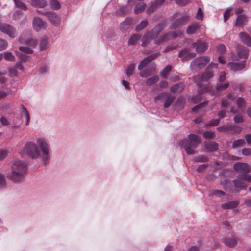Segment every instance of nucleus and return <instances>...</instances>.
<instances>
[{
  "label": "nucleus",
  "instance_id": "f257e3e1",
  "mask_svg": "<svg viewBox=\"0 0 251 251\" xmlns=\"http://www.w3.org/2000/svg\"><path fill=\"white\" fill-rule=\"evenodd\" d=\"M24 151L32 159H40L42 164H47L51 156L50 146L44 137L36 139V143L32 141L27 142L24 147Z\"/></svg>",
  "mask_w": 251,
  "mask_h": 251
},
{
  "label": "nucleus",
  "instance_id": "f03ea898",
  "mask_svg": "<svg viewBox=\"0 0 251 251\" xmlns=\"http://www.w3.org/2000/svg\"><path fill=\"white\" fill-rule=\"evenodd\" d=\"M27 170V163L24 161L14 160L11 165V172L7 174V177L14 182L23 179Z\"/></svg>",
  "mask_w": 251,
  "mask_h": 251
},
{
  "label": "nucleus",
  "instance_id": "7ed1b4c3",
  "mask_svg": "<svg viewBox=\"0 0 251 251\" xmlns=\"http://www.w3.org/2000/svg\"><path fill=\"white\" fill-rule=\"evenodd\" d=\"M201 142V138L196 134L189 135V140L183 139L179 142V145L183 147L188 155L195 153L194 149L196 148Z\"/></svg>",
  "mask_w": 251,
  "mask_h": 251
},
{
  "label": "nucleus",
  "instance_id": "20e7f679",
  "mask_svg": "<svg viewBox=\"0 0 251 251\" xmlns=\"http://www.w3.org/2000/svg\"><path fill=\"white\" fill-rule=\"evenodd\" d=\"M19 41L21 44H25L30 46H36L37 41L32 36L31 30H26L21 34L19 38Z\"/></svg>",
  "mask_w": 251,
  "mask_h": 251
},
{
  "label": "nucleus",
  "instance_id": "39448f33",
  "mask_svg": "<svg viewBox=\"0 0 251 251\" xmlns=\"http://www.w3.org/2000/svg\"><path fill=\"white\" fill-rule=\"evenodd\" d=\"M173 16L176 20L171 25V29L179 28L190 20L189 17L186 13H176Z\"/></svg>",
  "mask_w": 251,
  "mask_h": 251
},
{
  "label": "nucleus",
  "instance_id": "423d86ee",
  "mask_svg": "<svg viewBox=\"0 0 251 251\" xmlns=\"http://www.w3.org/2000/svg\"><path fill=\"white\" fill-rule=\"evenodd\" d=\"M209 61L210 58L208 56L198 57L192 61L190 67L192 70H199L204 68Z\"/></svg>",
  "mask_w": 251,
  "mask_h": 251
},
{
  "label": "nucleus",
  "instance_id": "0eeeda50",
  "mask_svg": "<svg viewBox=\"0 0 251 251\" xmlns=\"http://www.w3.org/2000/svg\"><path fill=\"white\" fill-rule=\"evenodd\" d=\"M0 31L7 34L11 38H14L17 35L15 28L8 24L0 23Z\"/></svg>",
  "mask_w": 251,
  "mask_h": 251
},
{
  "label": "nucleus",
  "instance_id": "6e6552de",
  "mask_svg": "<svg viewBox=\"0 0 251 251\" xmlns=\"http://www.w3.org/2000/svg\"><path fill=\"white\" fill-rule=\"evenodd\" d=\"M164 100V106L165 108L169 107L173 101L171 95L167 93H162L155 98V102Z\"/></svg>",
  "mask_w": 251,
  "mask_h": 251
},
{
  "label": "nucleus",
  "instance_id": "1a4fd4ad",
  "mask_svg": "<svg viewBox=\"0 0 251 251\" xmlns=\"http://www.w3.org/2000/svg\"><path fill=\"white\" fill-rule=\"evenodd\" d=\"M190 46L192 48H196V51L198 53H201L207 50L208 44L205 42L198 40L196 42L192 43Z\"/></svg>",
  "mask_w": 251,
  "mask_h": 251
},
{
  "label": "nucleus",
  "instance_id": "9d476101",
  "mask_svg": "<svg viewBox=\"0 0 251 251\" xmlns=\"http://www.w3.org/2000/svg\"><path fill=\"white\" fill-rule=\"evenodd\" d=\"M47 26V23L39 17H35L33 20V27L37 32L45 29Z\"/></svg>",
  "mask_w": 251,
  "mask_h": 251
},
{
  "label": "nucleus",
  "instance_id": "9b49d317",
  "mask_svg": "<svg viewBox=\"0 0 251 251\" xmlns=\"http://www.w3.org/2000/svg\"><path fill=\"white\" fill-rule=\"evenodd\" d=\"M233 168L236 171L241 174H246L251 170L250 166L245 163L237 162L234 165Z\"/></svg>",
  "mask_w": 251,
  "mask_h": 251
},
{
  "label": "nucleus",
  "instance_id": "f8f14e48",
  "mask_svg": "<svg viewBox=\"0 0 251 251\" xmlns=\"http://www.w3.org/2000/svg\"><path fill=\"white\" fill-rule=\"evenodd\" d=\"M44 14L55 26H58L60 24L61 19L56 13L52 12H46L44 13Z\"/></svg>",
  "mask_w": 251,
  "mask_h": 251
},
{
  "label": "nucleus",
  "instance_id": "ddd939ff",
  "mask_svg": "<svg viewBox=\"0 0 251 251\" xmlns=\"http://www.w3.org/2000/svg\"><path fill=\"white\" fill-rule=\"evenodd\" d=\"M235 96L231 93L226 95L221 100V106L222 108H226L230 106L235 100Z\"/></svg>",
  "mask_w": 251,
  "mask_h": 251
},
{
  "label": "nucleus",
  "instance_id": "4468645a",
  "mask_svg": "<svg viewBox=\"0 0 251 251\" xmlns=\"http://www.w3.org/2000/svg\"><path fill=\"white\" fill-rule=\"evenodd\" d=\"M196 54L193 52H190V51L188 49H184L182 50L179 54V57L181 58L183 61L189 60L195 57Z\"/></svg>",
  "mask_w": 251,
  "mask_h": 251
},
{
  "label": "nucleus",
  "instance_id": "2eb2a0df",
  "mask_svg": "<svg viewBox=\"0 0 251 251\" xmlns=\"http://www.w3.org/2000/svg\"><path fill=\"white\" fill-rule=\"evenodd\" d=\"M246 65V61H242L241 62H229L228 67L233 71H237L242 70Z\"/></svg>",
  "mask_w": 251,
  "mask_h": 251
},
{
  "label": "nucleus",
  "instance_id": "dca6fc26",
  "mask_svg": "<svg viewBox=\"0 0 251 251\" xmlns=\"http://www.w3.org/2000/svg\"><path fill=\"white\" fill-rule=\"evenodd\" d=\"M182 35V32L179 30L168 33L162 37V41L164 42L169 39L180 37Z\"/></svg>",
  "mask_w": 251,
  "mask_h": 251
},
{
  "label": "nucleus",
  "instance_id": "f3484780",
  "mask_svg": "<svg viewBox=\"0 0 251 251\" xmlns=\"http://www.w3.org/2000/svg\"><path fill=\"white\" fill-rule=\"evenodd\" d=\"M236 51L238 56L241 58L246 59L249 56V49L242 46H238Z\"/></svg>",
  "mask_w": 251,
  "mask_h": 251
},
{
  "label": "nucleus",
  "instance_id": "a211bd4d",
  "mask_svg": "<svg viewBox=\"0 0 251 251\" xmlns=\"http://www.w3.org/2000/svg\"><path fill=\"white\" fill-rule=\"evenodd\" d=\"M157 55L155 54H151L144 58L141 61L138 65V69L140 70H142L146 67L151 61L155 58Z\"/></svg>",
  "mask_w": 251,
  "mask_h": 251
},
{
  "label": "nucleus",
  "instance_id": "6ab92c4d",
  "mask_svg": "<svg viewBox=\"0 0 251 251\" xmlns=\"http://www.w3.org/2000/svg\"><path fill=\"white\" fill-rule=\"evenodd\" d=\"M155 68V64H153L152 66L148 67L140 72V75L143 78H147L154 74Z\"/></svg>",
  "mask_w": 251,
  "mask_h": 251
},
{
  "label": "nucleus",
  "instance_id": "aec40b11",
  "mask_svg": "<svg viewBox=\"0 0 251 251\" xmlns=\"http://www.w3.org/2000/svg\"><path fill=\"white\" fill-rule=\"evenodd\" d=\"M239 37L244 44L251 47V38L248 34L245 32H241L239 33Z\"/></svg>",
  "mask_w": 251,
  "mask_h": 251
},
{
  "label": "nucleus",
  "instance_id": "412c9836",
  "mask_svg": "<svg viewBox=\"0 0 251 251\" xmlns=\"http://www.w3.org/2000/svg\"><path fill=\"white\" fill-rule=\"evenodd\" d=\"M247 21V17L245 15H239L236 20L235 25L243 27Z\"/></svg>",
  "mask_w": 251,
  "mask_h": 251
},
{
  "label": "nucleus",
  "instance_id": "4be33fe9",
  "mask_svg": "<svg viewBox=\"0 0 251 251\" xmlns=\"http://www.w3.org/2000/svg\"><path fill=\"white\" fill-rule=\"evenodd\" d=\"M132 22L133 20L132 18L129 17L126 18V20L121 24L120 29L123 31L128 29L132 24Z\"/></svg>",
  "mask_w": 251,
  "mask_h": 251
},
{
  "label": "nucleus",
  "instance_id": "5701e85b",
  "mask_svg": "<svg viewBox=\"0 0 251 251\" xmlns=\"http://www.w3.org/2000/svg\"><path fill=\"white\" fill-rule=\"evenodd\" d=\"M205 148L208 152H213L218 149V145L214 142H207L205 143Z\"/></svg>",
  "mask_w": 251,
  "mask_h": 251
},
{
  "label": "nucleus",
  "instance_id": "b1692460",
  "mask_svg": "<svg viewBox=\"0 0 251 251\" xmlns=\"http://www.w3.org/2000/svg\"><path fill=\"white\" fill-rule=\"evenodd\" d=\"M48 2L46 0H34L31 1V4L37 8H43L47 5Z\"/></svg>",
  "mask_w": 251,
  "mask_h": 251
},
{
  "label": "nucleus",
  "instance_id": "393cba45",
  "mask_svg": "<svg viewBox=\"0 0 251 251\" xmlns=\"http://www.w3.org/2000/svg\"><path fill=\"white\" fill-rule=\"evenodd\" d=\"M164 28V25L162 23H160L158 24L151 31H150L149 32H151V34L152 35V37L156 38L158 35L161 32Z\"/></svg>",
  "mask_w": 251,
  "mask_h": 251
},
{
  "label": "nucleus",
  "instance_id": "a878e982",
  "mask_svg": "<svg viewBox=\"0 0 251 251\" xmlns=\"http://www.w3.org/2000/svg\"><path fill=\"white\" fill-rule=\"evenodd\" d=\"M245 180L240 179L237 176V179L233 181V184L235 187L240 188V189H246L247 185L246 182Z\"/></svg>",
  "mask_w": 251,
  "mask_h": 251
},
{
  "label": "nucleus",
  "instance_id": "bb28decb",
  "mask_svg": "<svg viewBox=\"0 0 251 251\" xmlns=\"http://www.w3.org/2000/svg\"><path fill=\"white\" fill-rule=\"evenodd\" d=\"M151 32H147L143 36L142 39V45L143 46H147L151 42V41L152 39L155 38L154 37H152V35L151 34Z\"/></svg>",
  "mask_w": 251,
  "mask_h": 251
},
{
  "label": "nucleus",
  "instance_id": "cd10ccee",
  "mask_svg": "<svg viewBox=\"0 0 251 251\" xmlns=\"http://www.w3.org/2000/svg\"><path fill=\"white\" fill-rule=\"evenodd\" d=\"M200 28V25L198 24H193L189 25L186 29V33L191 35L197 32Z\"/></svg>",
  "mask_w": 251,
  "mask_h": 251
},
{
  "label": "nucleus",
  "instance_id": "c85d7f7f",
  "mask_svg": "<svg viewBox=\"0 0 251 251\" xmlns=\"http://www.w3.org/2000/svg\"><path fill=\"white\" fill-rule=\"evenodd\" d=\"M48 47V38L47 36L43 37L40 41L39 48L41 51L47 49Z\"/></svg>",
  "mask_w": 251,
  "mask_h": 251
},
{
  "label": "nucleus",
  "instance_id": "c756f323",
  "mask_svg": "<svg viewBox=\"0 0 251 251\" xmlns=\"http://www.w3.org/2000/svg\"><path fill=\"white\" fill-rule=\"evenodd\" d=\"M131 7L128 5L122 6L120 8L117 14L119 15H125L129 13L131 11Z\"/></svg>",
  "mask_w": 251,
  "mask_h": 251
},
{
  "label": "nucleus",
  "instance_id": "7c9ffc66",
  "mask_svg": "<svg viewBox=\"0 0 251 251\" xmlns=\"http://www.w3.org/2000/svg\"><path fill=\"white\" fill-rule=\"evenodd\" d=\"M239 204V202L236 201H233L228 202L224 203L222 207L224 209H232L236 207Z\"/></svg>",
  "mask_w": 251,
  "mask_h": 251
},
{
  "label": "nucleus",
  "instance_id": "2f4dec72",
  "mask_svg": "<svg viewBox=\"0 0 251 251\" xmlns=\"http://www.w3.org/2000/svg\"><path fill=\"white\" fill-rule=\"evenodd\" d=\"M223 240L225 244L229 247H234L237 243L236 240L234 238H224Z\"/></svg>",
  "mask_w": 251,
  "mask_h": 251
},
{
  "label": "nucleus",
  "instance_id": "473e14b6",
  "mask_svg": "<svg viewBox=\"0 0 251 251\" xmlns=\"http://www.w3.org/2000/svg\"><path fill=\"white\" fill-rule=\"evenodd\" d=\"M242 128L236 126H229L228 134H234L240 133L242 131Z\"/></svg>",
  "mask_w": 251,
  "mask_h": 251
},
{
  "label": "nucleus",
  "instance_id": "72a5a7b5",
  "mask_svg": "<svg viewBox=\"0 0 251 251\" xmlns=\"http://www.w3.org/2000/svg\"><path fill=\"white\" fill-rule=\"evenodd\" d=\"M184 89V85L182 83H178L173 86L171 88V91L174 93H179L181 92Z\"/></svg>",
  "mask_w": 251,
  "mask_h": 251
},
{
  "label": "nucleus",
  "instance_id": "f704fd0d",
  "mask_svg": "<svg viewBox=\"0 0 251 251\" xmlns=\"http://www.w3.org/2000/svg\"><path fill=\"white\" fill-rule=\"evenodd\" d=\"M213 76V74L211 71H206L201 75V79L203 81H207Z\"/></svg>",
  "mask_w": 251,
  "mask_h": 251
},
{
  "label": "nucleus",
  "instance_id": "c9c22d12",
  "mask_svg": "<svg viewBox=\"0 0 251 251\" xmlns=\"http://www.w3.org/2000/svg\"><path fill=\"white\" fill-rule=\"evenodd\" d=\"M145 9V5L144 3H139L137 4L134 10L136 14H141Z\"/></svg>",
  "mask_w": 251,
  "mask_h": 251
},
{
  "label": "nucleus",
  "instance_id": "e433bc0d",
  "mask_svg": "<svg viewBox=\"0 0 251 251\" xmlns=\"http://www.w3.org/2000/svg\"><path fill=\"white\" fill-rule=\"evenodd\" d=\"M236 103L238 107L241 109L243 110L245 108V100L244 98L243 97H240L238 98Z\"/></svg>",
  "mask_w": 251,
  "mask_h": 251
},
{
  "label": "nucleus",
  "instance_id": "4c0bfd02",
  "mask_svg": "<svg viewBox=\"0 0 251 251\" xmlns=\"http://www.w3.org/2000/svg\"><path fill=\"white\" fill-rule=\"evenodd\" d=\"M148 25V21L146 20H143L136 26L135 30L137 32L140 31L144 29Z\"/></svg>",
  "mask_w": 251,
  "mask_h": 251
},
{
  "label": "nucleus",
  "instance_id": "58836bf2",
  "mask_svg": "<svg viewBox=\"0 0 251 251\" xmlns=\"http://www.w3.org/2000/svg\"><path fill=\"white\" fill-rule=\"evenodd\" d=\"M50 4L51 9L58 10L60 8L61 5L57 0H50Z\"/></svg>",
  "mask_w": 251,
  "mask_h": 251
},
{
  "label": "nucleus",
  "instance_id": "ea45409f",
  "mask_svg": "<svg viewBox=\"0 0 251 251\" xmlns=\"http://www.w3.org/2000/svg\"><path fill=\"white\" fill-rule=\"evenodd\" d=\"M172 66L168 65L165 67L163 70L161 72L160 75L163 78H167L168 76V73L172 69Z\"/></svg>",
  "mask_w": 251,
  "mask_h": 251
},
{
  "label": "nucleus",
  "instance_id": "a19ab883",
  "mask_svg": "<svg viewBox=\"0 0 251 251\" xmlns=\"http://www.w3.org/2000/svg\"><path fill=\"white\" fill-rule=\"evenodd\" d=\"M194 160L196 162H206L208 161V158L205 155H201L195 157Z\"/></svg>",
  "mask_w": 251,
  "mask_h": 251
},
{
  "label": "nucleus",
  "instance_id": "79ce46f5",
  "mask_svg": "<svg viewBox=\"0 0 251 251\" xmlns=\"http://www.w3.org/2000/svg\"><path fill=\"white\" fill-rule=\"evenodd\" d=\"M232 8H228L224 13V20L226 22L228 18L233 14Z\"/></svg>",
  "mask_w": 251,
  "mask_h": 251
},
{
  "label": "nucleus",
  "instance_id": "37998d69",
  "mask_svg": "<svg viewBox=\"0 0 251 251\" xmlns=\"http://www.w3.org/2000/svg\"><path fill=\"white\" fill-rule=\"evenodd\" d=\"M140 37L141 36L139 34H136L133 35L132 37H131L128 41L129 44L132 45H135L140 39Z\"/></svg>",
  "mask_w": 251,
  "mask_h": 251
},
{
  "label": "nucleus",
  "instance_id": "c03bdc74",
  "mask_svg": "<svg viewBox=\"0 0 251 251\" xmlns=\"http://www.w3.org/2000/svg\"><path fill=\"white\" fill-rule=\"evenodd\" d=\"M159 77L157 75L153 76L147 80V85L151 86L158 81Z\"/></svg>",
  "mask_w": 251,
  "mask_h": 251
},
{
  "label": "nucleus",
  "instance_id": "a18cd8bd",
  "mask_svg": "<svg viewBox=\"0 0 251 251\" xmlns=\"http://www.w3.org/2000/svg\"><path fill=\"white\" fill-rule=\"evenodd\" d=\"M15 4V6L21 9L26 10L27 8L25 4L22 2L20 0H13Z\"/></svg>",
  "mask_w": 251,
  "mask_h": 251
},
{
  "label": "nucleus",
  "instance_id": "49530a36",
  "mask_svg": "<svg viewBox=\"0 0 251 251\" xmlns=\"http://www.w3.org/2000/svg\"><path fill=\"white\" fill-rule=\"evenodd\" d=\"M48 72H49V67L46 64H43L40 66V67L39 69V72L41 75H45V74H47L48 73Z\"/></svg>",
  "mask_w": 251,
  "mask_h": 251
},
{
  "label": "nucleus",
  "instance_id": "de8ad7c7",
  "mask_svg": "<svg viewBox=\"0 0 251 251\" xmlns=\"http://www.w3.org/2000/svg\"><path fill=\"white\" fill-rule=\"evenodd\" d=\"M22 109L23 111V113L26 118L25 125H28L30 122V115L27 109L23 105H22Z\"/></svg>",
  "mask_w": 251,
  "mask_h": 251
},
{
  "label": "nucleus",
  "instance_id": "09e8293b",
  "mask_svg": "<svg viewBox=\"0 0 251 251\" xmlns=\"http://www.w3.org/2000/svg\"><path fill=\"white\" fill-rule=\"evenodd\" d=\"M19 50L22 52L26 54H32L33 52V50L28 47L21 46L19 47Z\"/></svg>",
  "mask_w": 251,
  "mask_h": 251
},
{
  "label": "nucleus",
  "instance_id": "8fccbe9b",
  "mask_svg": "<svg viewBox=\"0 0 251 251\" xmlns=\"http://www.w3.org/2000/svg\"><path fill=\"white\" fill-rule=\"evenodd\" d=\"M226 50V48L224 44H221L216 47V51L221 55L225 54Z\"/></svg>",
  "mask_w": 251,
  "mask_h": 251
},
{
  "label": "nucleus",
  "instance_id": "3c124183",
  "mask_svg": "<svg viewBox=\"0 0 251 251\" xmlns=\"http://www.w3.org/2000/svg\"><path fill=\"white\" fill-rule=\"evenodd\" d=\"M238 178L240 179L245 180L246 181L251 183V176L247 174H239Z\"/></svg>",
  "mask_w": 251,
  "mask_h": 251
},
{
  "label": "nucleus",
  "instance_id": "603ef678",
  "mask_svg": "<svg viewBox=\"0 0 251 251\" xmlns=\"http://www.w3.org/2000/svg\"><path fill=\"white\" fill-rule=\"evenodd\" d=\"M3 57L7 61H14L15 60V56L11 52H6L4 53Z\"/></svg>",
  "mask_w": 251,
  "mask_h": 251
},
{
  "label": "nucleus",
  "instance_id": "864d4df0",
  "mask_svg": "<svg viewBox=\"0 0 251 251\" xmlns=\"http://www.w3.org/2000/svg\"><path fill=\"white\" fill-rule=\"evenodd\" d=\"M229 84V83H226L223 84H217L216 86V90L218 91H223L228 87Z\"/></svg>",
  "mask_w": 251,
  "mask_h": 251
},
{
  "label": "nucleus",
  "instance_id": "5fc2aeb1",
  "mask_svg": "<svg viewBox=\"0 0 251 251\" xmlns=\"http://www.w3.org/2000/svg\"><path fill=\"white\" fill-rule=\"evenodd\" d=\"M134 70V64H130V65L128 66V67L126 71V74L128 77L130 76L131 75H132L133 74Z\"/></svg>",
  "mask_w": 251,
  "mask_h": 251
},
{
  "label": "nucleus",
  "instance_id": "6e6d98bb",
  "mask_svg": "<svg viewBox=\"0 0 251 251\" xmlns=\"http://www.w3.org/2000/svg\"><path fill=\"white\" fill-rule=\"evenodd\" d=\"M203 135L206 139H213L215 137V133L212 131H207L204 132Z\"/></svg>",
  "mask_w": 251,
  "mask_h": 251
},
{
  "label": "nucleus",
  "instance_id": "4d7b16f0",
  "mask_svg": "<svg viewBox=\"0 0 251 251\" xmlns=\"http://www.w3.org/2000/svg\"><path fill=\"white\" fill-rule=\"evenodd\" d=\"M210 193L211 195L218 197L224 196L225 195V193L224 191L219 190H213L211 191Z\"/></svg>",
  "mask_w": 251,
  "mask_h": 251
},
{
  "label": "nucleus",
  "instance_id": "13d9d810",
  "mask_svg": "<svg viewBox=\"0 0 251 251\" xmlns=\"http://www.w3.org/2000/svg\"><path fill=\"white\" fill-rule=\"evenodd\" d=\"M208 104V101H206L204 102H202V103H201L197 105H196V106H195L193 109H192V110L194 112H196L199 109L201 108H203L204 107H205L206 105H207Z\"/></svg>",
  "mask_w": 251,
  "mask_h": 251
},
{
  "label": "nucleus",
  "instance_id": "bf43d9fd",
  "mask_svg": "<svg viewBox=\"0 0 251 251\" xmlns=\"http://www.w3.org/2000/svg\"><path fill=\"white\" fill-rule=\"evenodd\" d=\"M245 141L243 139H238L234 141L233 146L234 147H237L239 146L245 144Z\"/></svg>",
  "mask_w": 251,
  "mask_h": 251
},
{
  "label": "nucleus",
  "instance_id": "052dcab7",
  "mask_svg": "<svg viewBox=\"0 0 251 251\" xmlns=\"http://www.w3.org/2000/svg\"><path fill=\"white\" fill-rule=\"evenodd\" d=\"M229 126L228 125H223L220 127H219L217 128V131L219 132H226L227 133L228 132Z\"/></svg>",
  "mask_w": 251,
  "mask_h": 251
},
{
  "label": "nucleus",
  "instance_id": "680f3d73",
  "mask_svg": "<svg viewBox=\"0 0 251 251\" xmlns=\"http://www.w3.org/2000/svg\"><path fill=\"white\" fill-rule=\"evenodd\" d=\"M7 42L5 40L0 38V51L4 50L7 48Z\"/></svg>",
  "mask_w": 251,
  "mask_h": 251
},
{
  "label": "nucleus",
  "instance_id": "e2e57ef3",
  "mask_svg": "<svg viewBox=\"0 0 251 251\" xmlns=\"http://www.w3.org/2000/svg\"><path fill=\"white\" fill-rule=\"evenodd\" d=\"M203 14L201 9L199 8L196 15V18L198 20H202L203 18Z\"/></svg>",
  "mask_w": 251,
  "mask_h": 251
},
{
  "label": "nucleus",
  "instance_id": "0e129e2a",
  "mask_svg": "<svg viewBox=\"0 0 251 251\" xmlns=\"http://www.w3.org/2000/svg\"><path fill=\"white\" fill-rule=\"evenodd\" d=\"M8 154L7 150H0V161L4 159Z\"/></svg>",
  "mask_w": 251,
  "mask_h": 251
},
{
  "label": "nucleus",
  "instance_id": "69168bd1",
  "mask_svg": "<svg viewBox=\"0 0 251 251\" xmlns=\"http://www.w3.org/2000/svg\"><path fill=\"white\" fill-rule=\"evenodd\" d=\"M6 184L5 176L3 174H0V187H4Z\"/></svg>",
  "mask_w": 251,
  "mask_h": 251
},
{
  "label": "nucleus",
  "instance_id": "338daca9",
  "mask_svg": "<svg viewBox=\"0 0 251 251\" xmlns=\"http://www.w3.org/2000/svg\"><path fill=\"white\" fill-rule=\"evenodd\" d=\"M242 153L245 156H249L251 154V149L249 148L243 149Z\"/></svg>",
  "mask_w": 251,
  "mask_h": 251
},
{
  "label": "nucleus",
  "instance_id": "774afa93",
  "mask_svg": "<svg viewBox=\"0 0 251 251\" xmlns=\"http://www.w3.org/2000/svg\"><path fill=\"white\" fill-rule=\"evenodd\" d=\"M157 5L156 4H152L147 9V12L148 14H150L153 12L154 10L156 8Z\"/></svg>",
  "mask_w": 251,
  "mask_h": 251
}]
</instances>
